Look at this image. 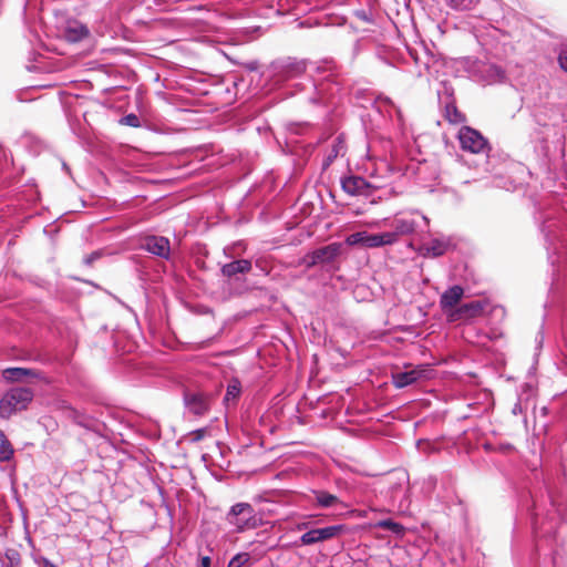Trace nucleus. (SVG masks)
<instances>
[{
  "label": "nucleus",
  "instance_id": "29",
  "mask_svg": "<svg viewBox=\"0 0 567 567\" xmlns=\"http://www.w3.org/2000/svg\"><path fill=\"white\" fill-rule=\"evenodd\" d=\"M446 118L451 123H460L463 121V115L458 112L454 104H446L445 106Z\"/></svg>",
  "mask_w": 567,
  "mask_h": 567
},
{
  "label": "nucleus",
  "instance_id": "38",
  "mask_svg": "<svg viewBox=\"0 0 567 567\" xmlns=\"http://www.w3.org/2000/svg\"><path fill=\"white\" fill-rule=\"evenodd\" d=\"M316 89L318 90V92H317V96H316V97H311V99H310V101H311L312 103H315V104H316V103H319V102H321V101L323 100V96H322V89H318L317 86H316Z\"/></svg>",
  "mask_w": 567,
  "mask_h": 567
},
{
  "label": "nucleus",
  "instance_id": "42",
  "mask_svg": "<svg viewBox=\"0 0 567 567\" xmlns=\"http://www.w3.org/2000/svg\"><path fill=\"white\" fill-rule=\"evenodd\" d=\"M378 169H379V168H375V171L371 173V178H372V179H378V178H379V176H378V174H377V171H378Z\"/></svg>",
  "mask_w": 567,
  "mask_h": 567
},
{
  "label": "nucleus",
  "instance_id": "31",
  "mask_svg": "<svg viewBox=\"0 0 567 567\" xmlns=\"http://www.w3.org/2000/svg\"><path fill=\"white\" fill-rule=\"evenodd\" d=\"M120 123L123 125L131 126V127H140L141 126L140 117L134 113H130V114H126L125 116H123L120 120Z\"/></svg>",
  "mask_w": 567,
  "mask_h": 567
},
{
  "label": "nucleus",
  "instance_id": "12",
  "mask_svg": "<svg viewBox=\"0 0 567 567\" xmlns=\"http://www.w3.org/2000/svg\"><path fill=\"white\" fill-rule=\"evenodd\" d=\"M346 530L344 525H331L322 528L309 529L303 533L299 540L296 542L297 546H310L332 539Z\"/></svg>",
  "mask_w": 567,
  "mask_h": 567
},
{
  "label": "nucleus",
  "instance_id": "5",
  "mask_svg": "<svg viewBox=\"0 0 567 567\" xmlns=\"http://www.w3.org/2000/svg\"><path fill=\"white\" fill-rule=\"evenodd\" d=\"M227 520L237 532L251 529L257 526L256 513L249 503H237L227 513Z\"/></svg>",
  "mask_w": 567,
  "mask_h": 567
},
{
  "label": "nucleus",
  "instance_id": "37",
  "mask_svg": "<svg viewBox=\"0 0 567 567\" xmlns=\"http://www.w3.org/2000/svg\"><path fill=\"white\" fill-rule=\"evenodd\" d=\"M212 560L209 556H203L199 561V567H210Z\"/></svg>",
  "mask_w": 567,
  "mask_h": 567
},
{
  "label": "nucleus",
  "instance_id": "39",
  "mask_svg": "<svg viewBox=\"0 0 567 567\" xmlns=\"http://www.w3.org/2000/svg\"><path fill=\"white\" fill-rule=\"evenodd\" d=\"M308 527H309V523L308 522L298 523L297 526H296V528L298 530H306V529H308Z\"/></svg>",
  "mask_w": 567,
  "mask_h": 567
},
{
  "label": "nucleus",
  "instance_id": "15",
  "mask_svg": "<svg viewBox=\"0 0 567 567\" xmlns=\"http://www.w3.org/2000/svg\"><path fill=\"white\" fill-rule=\"evenodd\" d=\"M184 403L190 413L200 416L208 412L210 398L203 392H185Z\"/></svg>",
  "mask_w": 567,
  "mask_h": 567
},
{
  "label": "nucleus",
  "instance_id": "34",
  "mask_svg": "<svg viewBox=\"0 0 567 567\" xmlns=\"http://www.w3.org/2000/svg\"><path fill=\"white\" fill-rule=\"evenodd\" d=\"M101 257L99 251H94L84 258L85 265H92L96 259Z\"/></svg>",
  "mask_w": 567,
  "mask_h": 567
},
{
  "label": "nucleus",
  "instance_id": "7",
  "mask_svg": "<svg viewBox=\"0 0 567 567\" xmlns=\"http://www.w3.org/2000/svg\"><path fill=\"white\" fill-rule=\"evenodd\" d=\"M348 246H362L364 248H379L394 244V236L392 234H370L368 231H357L350 234L346 238Z\"/></svg>",
  "mask_w": 567,
  "mask_h": 567
},
{
  "label": "nucleus",
  "instance_id": "28",
  "mask_svg": "<svg viewBox=\"0 0 567 567\" xmlns=\"http://www.w3.org/2000/svg\"><path fill=\"white\" fill-rule=\"evenodd\" d=\"M450 8L456 11H466L473 9L475 0H446Z\"/></svg>",
  "mask_w": 567,
  "mask_h": 567
},
{
  "label": "nucleus",
  "instance_id": "20",
  "mask_svg": "<svg viewBox=\"0 0 567 567\" xmlns=\"http://www.w3.org/2000/svg\"><path fill=\"white\" fill-rule=\"evenodd\" d=\"M89 34L87 28L80 22H71L64 29L63 37L69 42H79Z\"/></svg>",
  "mask_w": 567,
  "mask_h": 567
},
{
  "label": "nucleus",
  "instance_id": "8",
  "mask_svg": "<svg viewBox=\"0 0 567 567\" xmlns=\"http://www.w3.org/2000/svg\"><path fill=\"white\" fill-rule=\"evenodd\" d=\"M470 72L474 80L484 84L499 83L505 79V72L501 66L484 61H474Z\"/></svg>",
  "mask_w": 567,
  "mask_h": 567
},
{
  "label": "nucleus",
  "instance_id": "36",
  "mask_svg": "<svg viewBox=\"0 0 567 567\" xmlns=\"http://www.w3.org/2000/svg\"><path fill=\"white\" fill-rule=\"evenodd\" d=\"M564 340H565V346L567 348V331H564ZM563 369L565 371V373H567V353H564V359H563Z\"/></svg>",
  "mask_w": 567,
  "mask_h": 567
},
{
  "label": "nucleus",
  "instance_id": "25",
  "mask_svg": "<svg viewBox=\"0 0 567 567\" xmlns=\"http://www.w3.org/2000/svg\"><path fill=\"white\" fill-rule=\"evenodd\" d=\"M377 528H383L392 532L394 535L402 537L404 535L405 528L400 523H396L392 519H381L374 524Z\"/></svg>",
  "mask_w": 567,
  "mask_h": 567
},
{
  "label": "nucleus",
  "instance_id": "19",
  "mask_svg": "<svg viewBox=\"0 0 567 567\" xmlns=\"http://www.w3.org/2000/svg\"><path fill=\"white\" fill-rule=\"evenodd\" d=\"M487 306L488 301L486 300H474L466 302L458 307L457 315L460 318H474L480 316Z\"/></svg>",
  "mask_w": 567,
  "mask_h": 567
},
{
  "label": "nucleus",
  "instance_id": "30",
  "mask_svg": "<svg viewBox=\"0 0 567 567\" xmlns=\"http://www.w3.org/2000/svg\"><path fill=\"white\" fill-rule=\"evenodd\" d=\"M250 560L248 553H238L229 561L227 567H243Z\"/></svg>",
  "mask_w": 567,
  "mask_h": 567
},
{
  "label": "nucleus",
  "instance_id": "44",
  "mask_svg": "<svg viewBox=\"0 0 567 567\" xmlns=\"http://www.w3.org/2000/svg\"><path fill=\"white\" fill-rule=\"evenodd\" d=\"M517 411H518V405H516V406L514 408L513 412L516 414V413H517Z\"/></svg>",
  "mask_w": 567,
  "mask_h": 567
},
{
  "label": "nucleus",
  "instance_id": "33",
  "mask_svg": "<svg viewBox=\"0 0 567 567\" xmlns=\"http://www.w3.org/2000/svg\"><path fill=\"white\" fill-rule=\"evenodd\" d=\"M305 262L308 268L313 267L317 264H320V261L317 260L316 256L312 252L305 258Z\"/></svg>",
  "mask_w": 567,
  "mask_h": 567
},
{
  "label": "nucleus",
  "instance_id": "41",
  "mask_svg": "<svg viewBox=\"0 0 567 567\" xmlns=\"http://www.w3.org/2000/svg\"><path fill=\"white\" fill-rule=\"evenodd\" d=\"M563 210H564V216H567V195L563 199Z\"/></svg>",
  "mask_w": 567,
  "mask_h": 567
},
{
  "label": "nucleus",
  "instance_id": "11",
  "mask_svg": "<svg viewBox=\"0 0 567 567\" xmlns=\"http://www.w3.org/2000/svg\"><path fill=\"white\" fill-rule=\"evenodd\" d=\"M367 156L370 161H379L380 167H384L386 172H393L395 168L388 163L389 158H393V143L391 140L382 138L372 141L368 144Z\"/></svg>",
  "mask_w": 567,
  "mask_h": 567
},
{
  "label": "nucleus",
  "instance_id": "43",
  "mask_svg": "<svg viewBox=\"0 0 567 567\" xmlns=\"http://www.w3.org/2000/svg\"><path fill=\"white\" fill-rule=\"evenodd\" d=\"M487 339H494V338H497V334L496 333H493V334H486L485 336Z\"/></svg>",
  "mask_w": 567,
  "mask_h": 567
},
{
  "label": "nucleus",
  "instance_id": "3",
  "mask_svg": "<svg viewBox=\"0 0 567 567\" xmlns=\"http://www.w3.org/2000/svg\"><path fill=\"white\" fill-rule=\"evenodd\" d=\"M381 223L393 228L392 231H384V234H392L394 236V244L399 240L400 236L414 233L420 227V223L429 227V218L419 212L399 213L391 220L383 219L381 221H373L370 226L380 227Z\"/></svg>",
  "mask_w": 567,
  "mask_h": 567
},
{
  "label": "nucleus",
  "instance_id": "17",
  "mask_svg": "<svg viewBox=\"0 0 567 567\" xmlns=\"http://www.w3.org/2000/svg\"><path fill=\"white\" fill-rule=\"evenodd\" d=\"M464 295V290L461 286L455 285L446 289L440 298V306L443 310L453 308L458 303Z\"/></svg>",
  "mask_w": 567,
  "mask_h": 567
},
{
  "label": "nucleus",
  "instance_id": "6",
  "mask_svg": "<svg viewBox=\"0 0 567 567\" xmlns=\"http://www.w3.org/2000/svg\"><path fill=\"white\" fill-rule=\"evenodd\" d=\"M272 79L276 84L295 79L303 74L307 70L306 62L296 59H285L275 61L271 64Z\"/></svg>",
  "mask_w": 567,
  "mask_h": 567
},
{
  "label": "nucleus",
  "instance_id": "9",
  "mask_svg": "<svg viewBox=\"0 0 567 567\" xmlns=\"http://www.w3.org/2000/svg\"><path fill=\"white\" fill-rule=\"evenodd\" d=\"M381 182L367 181L361 176L350 175L341 178L342 189L351 196H371L372 192L382 188Z\"/></svg>",
  "mask_w": 567,
  "mask_h": 567
},
{
  "label": "nucleus",
  "instance_id": "35",
  "mask_svg": "<svg viewBox=\"0 0 567 567\" xmlns=\"http://www.w3.org/2000/svg\"><path fill=\"white\" fill-rule=\"evenodd\" d=\"M536 350H540L542 347H543V342H544V333L543 331H539L536 336Z\"/></svg>",
  "mask_w": 567,
  "mask_h": 567
},
{
  "label": "nucleus",
  "instance_id": "10",
  "mask_svg": "<svg viewBox=\"0 0 567 567\" xmlns=\"http://www.w3.org/2000/svg\"><path fill=\"white\" fill-rule=\"evenodd\" d=\"M458 141L463 151L473 154H487L489 147L486 138L476 130L463 126L458 131Z\"/></svg>",
  "mask_w": 567,
  "mask_h": 567
},
{
  "label": "nucleus",
  "instance_id": "16",
  "mask_svg": "<svg viewBox=\"0 0 567 567\" xmlns=\"http://www.w3.org/2000/svg\"><path fill=\"white\" fill-rule=\"evenodd\" d=\"M141 248L164 259H168L171 255L169 240L163 236H147L143 240Z\"/></svg>",
  "mask_w": 567,
  "mask_h": 567
},
{
  "label": "nucleus",
  "instance_id": "1",
  "mask_svg": "<svg viewBox=\"0 0 567 567\" xmlns=\"http://www.w3.org/2000/svg\"><path fill=\"white\" fill-rule=\"evenodd\" d=\"M567 512V498L557 497L551 491L534 501L532 530L534 548L542 559V567H565V537L561 528Z\"/></svg>",
  "mask_w": 567,
  "mask_h": 567
},
{
  "label": "nucleus",
  "instance_id": "21",
  "mask_svg": "<svg viewBox=\"0 0 567 567\" xmlns=\"http://www.w3.org/2000/svg\"><path fill=\"white\" fill-rule=\"evenodd\" d=\"M346 154V145L341 136L333 140L330 151L327 153L322 161V168L327 169L333 161Z\"/></svg>",
  "mask_w": 567,
  "mask_h": 567
},
{
  "label": "nucleus",
  "instance_id": "40",
  "mask_svg": "<svg viewBox=\"0 0 567 567\" xmlns=\"http://www.w3.org/2000/svg\"><path fill=\"white\" fill-rule=\"evenodd\" d=\"M561 157L567 158V137H565L564 147L561 148Z\"/></svg>",
  "mask_w": 567,
  "mask_h": 567
},
{
  "label": "nucleus",
  "instance_id": "26",
  "mask_svg": "<svg viewBox=\"0 0 567 567\" xmlns=\"http://www.w3.org/2000/svg\"><path fill=\"white\" fill-rule=\"evenodd\" d=\"M13 455V447L2 431H0V461H9Z\"/></svg>",
  "mask_w": 567,
  "mask_h": 567
},
{
  "label": "nucleus",
  "instance_id": "2",
  "mask_svg": "<svg viewBox=\"0 0 567 567\" xmlns=\"http://www.w3.org/2000/svg\"><path fill=\"white\" fill-rule=\"evenodd\" d=\"M535 218L539 223L548 258L551 265L557 264V274L549 288V296L554 299L560 289L561 278L567 277V234L564 229L566 225L563 223V217L553 209L539 213Z\"/></svg>",
  "mask_w": 567,
  "mask_h": 567
},
{
  "label": "nucleus",
  "instance_id": "4",
  "mask_svg": "<svg viewBox=\"0 0 567 567\" xmlns=\"http://www.w3.org/2000/svg\"><path fill=\"white\" fill-rule=\"evenodd\" d=\"M33 399L30 388H13L4 393L0 400V416L7 419L17 411L27 409Z\"/></svg>",
  "mask_w": 567,
  "mask_h": 567
},
{
  "label": "nucleus",
  "instance_id": "23",
  "mask_svg": "<svg viewBox=\"0 0 567 567\" xmlns=\"http://www.w3.org/2000/svg\"><path fill=\"white\" fill-rule=\"evenodd\" d=\"M312 494L316 499V505L320 508H329L334 505L341 504V501L338 496L330 494L327 491L322 489H315L312 491Z\"/></svg>",
  "mask_w": 567,
  "mask_h": 567
},
{
  "label": "nucleus",
  "instance_id": "13",
  "mask_svg": "<svg viewBox=\"0 0 567 567\" xmlns=\"http://www.w3.org/2000/svg\"><path fill=\"white\" fill-rule=\"evenodd\" d=\"M431 372L430 364H420L411 370L394 373L393 384L399 389L405 388L421 379L430 378Z\"/></svg>",
  "mask_w": 567,
  "mask_h": 567
},
{
  "label": "nucleus",
  "instance_id": "24",
  "mask_svg": "<svg viewBox=\"0 0 567 567\" xmlns=\"http://www.w3.org/2000/svg\"><path fill=\"white\" fill-rule=\"evenodd\" d=\"M317 260L320 262H330L339 254V247L337 245H328L312 251Z\"/></svg>",
  "mask_w": 567,
  "mask_h": 567
},
{
  "label": "nucleus",
  "instance_id": "22",
  "mask_svg": "<svg viewBox=\"0 0 567 567\" xmlns=\"http://www.w3.org/2000/svg\"><path fill=\"white\" fill-rule=\"evenodd\" d=\"M2 375L7 381L18 382L24 378H35L38 373L32 369L14 367L4 369Z\"/></svg>",
  "mask_w": 567,
  "mask_h": 567
},
{
  "label": "nucleus",
  "instance_id": "14",
  "mask_svg": "<svg viewBox=\"0 0 567 567\" xmlns=\"http://www.w3.org/2000/svg\"><path fill=\"white\" fill-rule=\"evenodd\" d=\"M452 239L446 236H440L422 244L417 248V254L424 258H437L445 255L452 248Z\"/></svg>",
  "mask_w": 567,
  "mask_h": 567
},
{
  "label": "nucleus",
  "instance_id": "27",
  "mask_svg": "<svg viewBox=\"0 0 567 567\" xmlns=\"http://www.w3.org/2000/svg\"><path fill=\"white\" fill-rule=\"evenodd\" d=\"M240 391H241L240 382L237 379L233 380L227 385V390H226V394H225L224 401L226 403H228L230 401H236L239 398V395H240Z\"/></svg>",
  "mask_w": 567,
  "mask_h": 567
},
{
  "label": "nucleus",
  "instance_id": "32",
  "mask_svg": "<svg viewBox=\"0 0 567 567\" xmlns=\"http://www.w3.org/2000/svg\"><path fill=\"white\" fill-rule=\"evenodd\" d=\"M559 66L567 73V47H563L558 54Z\"/></svg>",
  "mask_w": 567,
  "mask_h": 567
},
{
  "label": "nucleus",
  "instance_id": "18",
  "mask_svg": "<svg viewBox=\"0 0 567 567\" xmlns=\"http://www.w3.org/2000/svg\"><path fill=\"white\" fill-rule=\"evenodd\" d=\"M251 261L248 259H238L231 262L225 264L220 271L223 276L231 278L238 274H247L251 270Z\"/></svg>",
  "mask_w": 567,
  "mask_h": 567
}]
</instances>
